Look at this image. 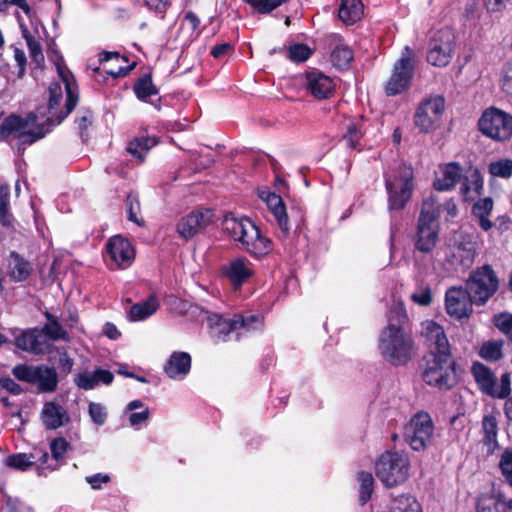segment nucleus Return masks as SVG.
Segmentation results:
<instances>
[{"label":"nucleus","instance_id":"7c9ffc66","mask_svg":"<svg viewBox=\"0 0 512 512\" xmlns=\"http://www.w3.org/2000/svg\"><path fill=\"white\" fill-rule=\"evenodd\" d=\"M159 301L155 295L147 300L134 304L130 308L129 318L131 321H142L153 315L159 308Z\"/></svg>","mask_w":512,"mask_h":512},{"label":"nucleus","instance_id":"4d7b16f0","mask_svg":"<svg viewBox=\"0 0 512 512\" xmlns=\"http://www.w3.org/2000/svg\"><path fill=\"white\" fill-rule=\"evenodd\" d=\"M42 332L52 340L66 339L67 333L62 326L56 321H49L43 327Z\"/></svg>","mask_w":512,"mask_h":512},{"label":"nucleus","instance_id":"473e14b6","mask_svg":"<svg viewBox=\"0 0 512 512\" xmlns=\"http://www.w3.org/2000/svg\"><path fill=\"white\" fill-rule=\"evenodd\" d=\"M506 510L507 503L500 492L483 495L477 505V512H506Z\"/></svg>","mask_w":512,"mask_h":512},{"label":"nucleus","instance_id":"c9c22d12","mask_svg":"<svg viewBox=\"0 0 512 512\" xmlns=\"http://www.w3.org/2000/svg\"><path fill=\"white\" fill-rule=\"evenodd\" d=\"M440 214L438 200L434 196L424 199L418 222L438 223Z\"/></svg>","mask_w":512,"mask_h":512},{"label":"nucleus","instance_id":"8fccbe9b","mask_svg":"<svg viewBox=\"0 0 512 512\" xmlns=\"http://www.w3.org/2000/svg\"><path fill=\"white\" fill-rule=\"evenodd\" d=\"M23 35L26 40L27 46L30 51L32 61L37 65H41L44 62V55L42 53L40 44L36 41L29 33L27 29L23 30Z\"/></svg>","mask_w":512,"mask_h":512},{"label":"nucleus","instance_id":"3c124183","mask_svg":"<svg viewBox=\"0 0 512 512\" xmlns=\"http://www.w3.org/2000/svg\"><path fill=\"white\" fill-rule=\"evenodd\" d=\"M23 35L26 40L27 46L30 51L32 61L37 65H41L44 62V55L42 53L40 44L36 41L29 33L27 29L23 30Z\"/></svg>","mask_w":512,"mask_h":512},{"label":"nucleus","instance_id":"393cba45","mask_svg":"<svg viewBox=\"0 0 512 512\" xmlns=\"http://www.w3.org/2000/svg\"><path fill=\"white\" fill-rule=\"evenodd\" d=\"M191 367V357L185 352H174L167 364L165 365V373L171 379L180 380L186 376Z\"/></svg>","mask_w":512,"mask_h":512},{"label":"nucleus","instance_id":"58836bf2","mask_svg":"<svg viewBox=\"0 0 512 512\" xmlns=\"http://www.w3.org/2000/svg\"><path fill=\"white\" fill-rule=\"evenodd\" d=\"M498 425L495 416L485 415L482 420V432L484 434L483 441L491 446L497 443Z\"/></svg>","mask_w":512,"mask_h":512},{"label":"nucleus","instance_id":"774afa93","mask_svg":"<svg viewBox=\"0 0 512 512\" xmlns=\"http://www.w3.org/2000/svg\"><path fill=\"white\" fill-rule=\"evenodd\" d=\"M150 412L148 408L142 409L140 412H133L129 416V423L131 426H137L145 422L149 418Z\"/></svg>","mask_w":512,"mask_h":512},{"label":"nucleus","instance_id":"6ab92c4d","mask_svg":"<svg viewBox=\"0 0 512 512\" xmlns=\"http://www.w3.org/2000/svg\"><path fill=\"white\" fill-rule=\"evenodd\" d=\"M478 235L463 234L460 240L454 245L452 257L454 261L463 268H470L477 254Z\"/></svg>","mask_w":512,"mask_h":512},{"label":"nucleus","instance_id":"1a4fd4ad","mask_svg":"<svg viewBox=\"0 0 512 512\" xmlns=\"http://www.w3.org/2000/svg\"><path fill=\"white\" fill-rule=\"evenodd\" d=\"M479 128L495 141H506L512 136V115L495 107L488 108L479 119Z\"/></svg>","mask_w":512,"mask_h":512},{"label":"nucleus","instance_id":"f3484780","mask_svg":"<svg viewBox=\"0 0 512 512\" xmlns=\"http://www.w3.org/2000/svg\"><path fill=\"white\" fill-rule=\"evenodd\" d=\"M257 316L250 318H243L242 316H235L233 319H223L218 314H213L208 317L210 326V334L216 341H225L227 336L239 328H250V322L257 321Z\"/></svg>","mask_w":512,"mask_h":512},{"label":"nucleus","instance_id":"aec40b11","mask_svg":"<svg viewBox=\"0 0 512 512\" xmlns=\"http://www.w3.org/2000/svg\"><path fill=\"white\" fill-rule=\"evenodd\" d=\"M305 87L313 97L322 100L334 93L335 83L329 76L319 71H311L305 75Z\"/></svg>","mask_w":512,"mask_h":512},{"label":"nucleus","instance_id":"de8ad7c7","mask_svg":"<svg viewBox=\"0 0 512 512\" xmlns=\"http://www.w3.org/2000/svg\"><path fill=\"white\" fill-rule=\"evenodd\" d=\"M488 170L494 177L509 178L512 176V160L500 159L491 162L488 166Z\"/></svg>","mask_w":512,"mask_h":512},{"label":"nucleus","instance_id":"09e8293b","mask_svg":"<svg viewBox=\"0 0 512 512\" xmlns=\"http://www.w3.org/2000/svg\"><path fill=\"white\" fill-rule=\"evenodd\" d=\"M493 323L512 342V314L509 312L499 313L494 316Z\"/></svg>","mask_w":512,"mask_h":512},{"label":"nucleus","instance_id":"72a5a7b5","mask_svg":"<svg viewBox=\"0 0 512 512\" xmlns=\"http://www.w3.org/2000/svg\"><path fill=\"white\" fill-rule=\"evenodd\" d=\"M156 144L157 140L154 137L136 138L129 142L127 151L142 162L145 159L148 150Z\"/></svg>","mask_w":512,"mask_h":512},{"label":"nucleus","instance_id":"9b49d317","mask_svg":"<svg viewBox=\"0 0 512 512\" xmlns=\"http://www.w3.org/2000/svg\"><path fill=\"white\" fill-rule=\"evenodd\" d=\"M57 70L62 78V81L65 84L67 99L65 104V109L62 110L59 114H56V107L59 105L62 99V88L59 83H53L49 87V117L47 118V122H53V124H60L68 114L75 108L77 103V97L72 92L70 82H69V73L63 67L57 65Z\"/></svg>","mask_w":512,"mask_h":512},{"label":"nucleus","instance_id":"49530a36","mask_svg":"<svg viewBox=\"0 0 512 512\" xmlns=\"http://www.w3.org/2000/svg\"><path fill=\"white\" fill-rule=\"evenodd\" d=\"M38 366L18 364L12 369V374L20 381L34 384L36 381Z\"/></svg>","mask_w":512,"mask_h":512},{"label":"nucleus","instance_id":"7ed1b4c3","mask_svg":"<svg viewBox=\"0 0 512 512\" xmlns=\"http://www.w3.org/2000/svg\"><path fill=\"white\" fill-rule=\"evenodd\" d=\"M49 131L44 123H39L37 115L30 113L25 118L11 114L0 125V137L10 144L15 142L18 150L23 145H31L42 139Z\"/></svg>","mask_w":512,"mask_h":512},{"label":"nucleus","instance_id":"37998d69","mask_svg":"<svg viewBox=\"0 0 512 512\" xmlns=\"http://www.w3.org/2000/svg\"><path fill=\"white\" fill-rule=\"evenodd\" d=\"M10 187L8 185L0 186V221L4 226H9L12 221V215L9 213Z\"/></svg>","mask_w":512,"mask_h":512},{"label":"nucleus","instance_id":"2f4dec72","mask_svg":"<svg viewBox=\"0 0 512 512\" xmlns=\"http://www.w3.org/2000/svg\"><path fill=\"white\" fill-rule=\"evenodd\" d=\"M58 375L54 368L40 365L38 366L36 381L38 389L41 392H53L57 388Z\"/></svg>","mask_w":512,"mask_h":512},{"label":"nucleus","instance_id":"2eb2a0df","mask_svg":"<svg viewBox=\"0 0 512 512\" xmlns=\"http://www.w3.org/2000/svg\"><path fill=\"white\" fill-rule=\"evenodd\" d=\"M421 337L430 349L431 356H451L450 344L444 328L433 320L421 323Z\"/></svg>","mask_w":512,"mask_h":512},{"label":"nucleus","instance_id":"79ce46f5","mask_svg":"<svg viewBox=\"0 0 512 512\" xmlns=\"http://www.w3.org/2000/svg\"><path fill=\"white\" fill-rule=\"evenodd\" d=\"M502 341H488L485 342L479 351L481 358L488 361H497L502 358Z\"/></svg>","mask_w":512,"mask_h":512},{"label":"nucleus","instance_id":"6e6552de","mask_svg":"<svg viewBox=\"0 0 512 512\" xmlns=\"http://www.w3.org/2000/svg\"><path fill=\"white\" fill-rule=\"evenodd\" d=\"M422 377L427 385L440 390L451 388L455 383V370L451 356H431Z\"/></svg>","mask_w":512,"mask_h":512},{"label":"nucleus","instance_id":"423d86ee","mask_svg":"<svg viewBox=\"0 0 512 512\" xmlns=\"http://www.w3.org/2000/svg\"><path fill=\"white\" fill-rule=\"evenodd\" d=\"M404 441L414 450L427 449L434 439V423L424 411L414 414L403 428Z\"/></svg>","mask_w":512,"mask_h":512},{"label":"nucleus","instance_id":"ea45409f","mask_svg":"<svg viewBox=\"0 0 512 512\" xmlns=\"http://www.w3.org/2000/svg\"><path fill=\"white\" fill-rule=\"evenodd\" d=\"M357 479L360 484V501L362 502V504H365L372 495L374 487V478L371 473L361 471L357 474Z\"/></svg>","mask_w":512,"mask_h":512},{"label":"nucleus","instance_id":"052dcab7","mask_svg":"<svg viewBox=\"0 0 512 512\" xmlns=\"http://www.w3.org/2000/svg\"><path fill=\"white\" fill-rule=\"evenodd\" d=\"M75 384L84 390H91L97 386L94 372H83L78 374L75 379Z\"/></svg>","mask_w":512,"mask_h":512},{"label":"nucleus","instance_id":"39448f33","mask_svg":"<svg viewBox=\"0 0 512 512\" xmlns=\"http://www.w3.org/2000/svg\"><path fill=\"white\" fill-rule=\"evenodd\" d=\"M409 467L406 454L386 452L376 462V475L386 487H394L406 481Z\"/></svg>","mask_w":512,"mask_h":512},{"label":"nucleus","instance_id":"dca6fc26","mask_svg":"<svg viewBox=\"0 0 512 512\" xmlns=\"http://www.w3.org/2000/svg\"><path fill=\"white\" fill-rule=\"evenodd\" d=\"M474 299L467 288L453 286L445 293V309L456 319L469 317L473 311Z\"/></svg>","mask_w":512,"mask_h":512},{"label":"nucleus","instance_id":"338daca9","mask_svg":"<svg viewBox=\"0 0 512 512\" xmlns=\"http://www.w3.org/2000/svg\"><path fill=\"white\" fill-rule=\"evenodd\" d=\"M0 387L13 395H19L23 392L21 386L10 378L0 379Z\"/></svg>","mask_w":512,"mask_h":512},{"label":"nucleus","instance_id":"c756f323","mask_svg":"<svg viewBox=\"0 0 512 512\" xmlns=\"http://www.w3.org/2000/svg\"><path fill=\"white\" fill-rule=\"evenodd\" d=\"M41 337V331L38 329L24 330L14 337V344L23 351L37 353L42 349Z\"/></svg>","mask_w":512,"mask_h":512},{"label":"nucleus","instance_id":"680f3d73","mask_svg":"<svg viewBox=\"0 0 512 512\" xmlns=\"http://www.w3.org/2000/svg\"><path fill=\"white\" fill-rule=\"evenodd\" d=\"M128 219L137 225L141 226L143 224V220L141 217H138V212L140 210V204L136 197L131 195L128 196Z\"/></svg>","mask_w":512,"mask_h":512},{"label":"nucleus","instance_id":"bb28decb","mask_svg":"<svg viewBox=\"0 0 512 512\" xmlns=\"http://www.w3.org/2000/svg\"><path fill=\"white\" fill-rule=\"evenodd\" d=\"M226 276L234 285H241L252 275V268L249 261L244 257H238L229 262L223 269Z\"/></svg>","mask_w":512,"mask_h":512},{"label":"nucleus","instance_id":"e433bc0d","mask_svg":"<svg viewBox=\"0 0 512 512\" xmlns=\"http://www.w3.org/2000/svg\"><path fill=\"white\" fill-rule=\"evenodd\" d=\"M199 24L200 20L193 12L186 13L180 27V32L183 35L185 42H190L198 37Z\"/></svg>","mask_w":512,"mask_h":512},{"label":"nucleus","instance_id":"6e6d98bb","mask_svg":"<svg viewBox=\"0 0 512 512\" xmlns=\"http://www.w3.org/2000/svg\"><path fill=\"white\" fill-rule=\"evenodd\" d=\"M288 0H246L259 13H270Z\"/></svg>","mask_w":512,"mask_h":512},{"label":"nucleus","instance_id":"13d9d810","mask_svg":"<svg viewBox=\"0 0 512 512\" xmlns=\"http://www.w3.org/2000/svg\"><path fill=\"white\" fill-rule=\"evenodd\" d=\"M50 449L52 453V457L59 461L62 460L66 454V452L71 449L70 444L62 437L54 439L50 443Z\"/></svg>","mask_w":512,"mask_h":512},{"label":"nucleus","instance_id":"c85d7f7f","mask_svg":"<svg viewBox=\"0 0 512 512\" xmlns=\"http://www.w3.org/2000/svg\"><path fill=\"white\" fill-rule=\"evenodd\" d=\"M363 12L361 0H341L338 16L344 24L353 25L362 18Z\"/></svg>","mask_w":512,"mask_h":512},{"label":"nucleus","instance_id":"4be33fe9","mask_svg":"<svg viewBox=\"0 0 512 512\" xmlns=\"http://www.w3.org/2000/svg\"><path fill=\"white\" fill-rule=\"evenodd\" d=\"M260 197L266 202L268 208L271 210L276 219L281 233L284 237H286L289 234L290 225L282 198L279 195L269 191L261 192Z\"/></svg>","mask_w":512,"mask_h":512},{"label":"nucleus","instance_id":"4c0bfd02","mask_svg":"<svg viewBox=\"0 0 512 512\" xmlns=\"http://www.w3.org/2000/svg\"><path fill=\"white\" fill-rule=\"evenodd\" d=\"M352 58V50L343 43L337 44L331 53V61L333 65L341 69L346 68Z\"/></svg>","mask_w":512,"mask_h":512},{"label":"nucleus","instance_id":"a211bd4d","mask_svg":"<svg viewBox=\"0 0 512 512\" xmlns=\"http://www.w3.org/2000/svg\"><path fill=\"white\" fill-rule=\"evenodd\" d=\"M213 219L210 209L195 210L180 219L177 224V232L184 239H190L197 233L207 228Z\"/></svg>","mask_w":512,"mask_h":512},{"label":"nucleus","instance_id":"0eeeda50","mask_svg":"<svg viewBox=\"0 0 512 512\" xmlns=\"http://www.w3.org/2000/svg\"><path fill=\"white\" fill-rule=\"evenodd\" d=\"M498 278L489 265L474 270L466 281V288L478 305L485 304L498 290Z\"/></svg>","mask_w":512,"mask_h":512},{"label":"nucleus","instance_id":"f03ea898","mask_svg":"<svg viewBox=\"0 0 512 512\" xmlns=\"http://www.w3.org/2000/svg\"><path fill=\"white\" fill-rule=\"evenodd\" d=\"M224 233L254 258H262L273 249L272 241L261 233L248 217H237L232 213L224 216L222 221Z\"/></svg>","mask_w":512,"mask_h":512},{"label":"nucleus","instance_id":"412c9836","mask_svg":"<svg viewBox=\"0 0 512 512\" xmlns=\"http://www.w3.org/2000/svg\"><path fill=\"white\" fill-rule=\"evenodd\" d=\"M107 251L112 261L122 268L130 266L135 256L129 241L121 236H114L108 241Z\"/></svg>","mask_w":512,"mask_h":512},{"label":"nucleus","instance_id":"864d4df0","mask_svg":"<svg viewBox=\"0 0 512 512\" xmlns=\"http://www.w3.org/2000/svg\"><path fill=\"white\" fill-rule=\"evenodd\" d=\"M287 57L294 62H304L311 55V49L305 44H295L290 46L287 51Z\"/></svg>","mask_w":512,"mask_h":512},{"label":"nucleus","instance_id":"b1692460","mask_svg":"<svg viewBox=\"0 0 512 512\" xmlns=\"http://www.w3.org/2000/svg\"><path fill=\"white\" fill-rule=\"evenodd\" d=\"M41 420L46 429L55 430L68 424L70 417L61 405L47 402L41 411Z\"/></svg>","mask_w":512,"mask_h":512},{"label":"nucleus","instance_id":"bf43d9fd","mask_svg":"<svg viewBox=\"0 0 512 512\" xmlns=\"http://www.w3.org/2000/svg\"><path fill=\"white\" fill-rule=\"evenodd\" d=\"M89 415L92 421L97 425H103L107 418V412L103 405L100 403L91 402L88 408Z\"/></svg>","mask_w":512,"mask_h":512},{"label":"nucleus","instance_id":"a878e982","mask_svg":"<svg viewBox=\"0 0 512 512\" xmlns=\"http://www.w3.org/2000/svg\"><path fill=\"white\" fill-rule=\"evenodd\" d=\"M462 178V169L458 163L451 162L440 169V175L434 182V187L439 191H448Z\"/></svg>","mask_w":512,"mask_h":512},{"label":"nucleus","instance_id":"e2e57ef3","mask_svg":"<svg viewBox=\"0 0 512 512\" xmlns=\"http://www.w3.org/2000/svg\"><path fill=\"white\" fill-rule=\"evenodd\" d=\"M411 300L421 306H428L432 302V292L429 286L411 295Z\"/></svg>","mask_w":512,"mask_h":512},{"label":"nucleus","instance_id":"cd10ccee","mask_svg":"<svg viewBox=\"0 0 512 512\" xmlns=\"http://www.w3.org/2000/svg\"><path fill=\"white\" fill-rule=\"evenodd\" d=\"M32 265L16 252H11L8 259V275L15 281L20 282L26 280L31 272Z\"/></svg>","mask_w":512,"mask_h":512},{"label":"nucleus","instance_id":"20e7f679","mask_svg":"<svg viewBox=\"0 0 512 512\" xmlns=\"http://www.w3.org/2000/svg\"><path fill=\"white\" fill-rule=\"evenodd\" d=\"M388 193L389 210H401L410 200L413 192V170L405 164L400 165L385 178Z\"/></svg>","mask_w":512,"mask_h":512},{"label":"nucleus","instance_id":"a19ab883","mask_svg":"<svg viewBox=\"0 0 512 512\" xmlns=\"http://www.w3.org/2000/svg\"><path fill=\"white\" fill-rule=\"evenodd\" d=\"M391 512H420V506L412 496L401 495L393 500Z\"/></svg>","mask_w":512,"mask_h":512},{"label":"nucleus","instance_id":"5701e85b","mask_svg":"<svg viewBox=\"0 0 512 512\" xmlns=\"http://www.w3.org/2000/svg\"><path fill=\"white\" fill-rule=\"evenodd\" d=\"M439 223L418 222L415 247L422 253H430L438 242Z\"/></svg>","mask_w":512,"mask_h":512},{"label":"nucleus","instance_id":"c03bdc74","mask_svg":"<svg viewBox=\"0 0 512 512\" xmlns=\"http://www.w3.org/2000/svg\"><path fill=\"white\" fill-rule=\"evenodd\" d=\"M33 459L34 457L32 454H12L5 459V464L10 468L25 471L33 465Z\"/></svg>","mask_w":512,"mask_h":512},{"label":"nucleus","instance_id":"0e129e2a","mask_svg":"<svg viewBox=\"0 0 512 512\" xmlns=\"http://www.w3.org/2000/svg\"><path fill=\"white\" fill-rule=\"evenodd\" d=\"M493 209V202L490 198H484L476 202L473 206L475 217L488 216Z\"/></svg>","mask_w":512,"mask_h":512},{"label":"nucleus","instance_id":"f257e3e1","mask_svg":"<svg viewBox=\"0 0 512 512\" xmlns=\"http://www.w3.org/2000/svg\"><path fill=\"white\" fill-rule=\"evenodd\" d=\"M406 320L407 315L402 308L392 310L389 322L379 336V352L385 361L394 366L406 364L415 356L413 337L402 326Z\"/></svg>","mask_w":512,"mask_h":512},{"label":"nucleus","instance_id":"f8f14e48","mask_svg":"<svg viewBox=\"0 0 512 512\" xmlns=\"http://www.w3.org/2000/svg\"><path fill=\"white\" fill-rule=\"evenodd\" d=\"M455 48V35L448 28H442L434 33L429 43L427 60L433 66L445 67L452 59Z\"/></svg>","mask_w":512,"mask_h":512},{"label":"nucleus","instance_id":"603ef678","mask_svg":"<svg viewBox=\"0 0 512 512\" xmlns=\"http://www.w3.org/2000/svg\"><path fill=\"white\" fill-rule=\"evenodd\" d=\"M23 35L26 40L27 46L30 51L32 61L37 65H41L44 62V55L42 53L40 44L36 41L29 33L27 29L23 30Z\"/></svg>","mask_w":512,"mask_h":512},{"label":"nucleus","instance_id":"a18cd8bd","mask_svg":"<svg viewBox=\"0 0 512 512\" xmlns=\"http://www.w3.org/2000/svg\"><path fill=\"white\" fill-rule=\"evenodd\" d=\"M498 467L504 481L512 488V450L505 449L499 458Z\"/></svg>","mask_w":512,"mask_h":512},{"label":"nucleus","instance_id":"f704fd0d","mask_svg":"<svg viewBox=\"0 0 512 512\" xmlns=\"http://www.w3.org/2000/svg\"><path fill=\"white\" fill-rule=\"evenodd\" d=\"M362 124L360 120L349 119L345 124L343 139L349 148H356L363 137Z\"/></svg>","mask_w":512,"mask_h":512},{"label":"nucleus","instance_id":"4468645a","mask_svg":"<svg viewBox=\"0 0 512 512\" xmlns=\"http://www.w3.org/2000/svg\"><path fill=\"white\" fill-rule=\"evenodd\" d=\"M413 70L412 50L406 46L401 57L395 63L392 74L386 83V94L393 96L407 89L413 76Z\"/></svg>","mask_w":512,"mask_h":512},{"label":"nucleus","instance_id":"69168bd1","mask_svg":"<svg viewBox=\"0 0 512 512\" xmlns=\"http://www.w3.org/2000/svg\"><path fill=\"white\" fill-rule=\"evenodd\" d=\"M501 83L503 91L512 95V59L503 68Z\"/></svg>","mask_w":512,"mask_h":512},{"label":"nucleus","instance_id":"ddd939ff","mask_svg":"<svg viewBox=\"0 0 512 512\" xmlns=\"http://www.w3.org/2000/svg\"><path fill=\"white\" fill-rule=\"evenodd\" d=\"M445 110V101L441 96L427 98L420 103L414 114V124L423 133L434 131Z\"/></svg>","mask_w":512,"mask_h":512},{"label":"nucleus","instance_id":"9d476101","mask_svg":"<svg viewBox=\"0 0 512 512\" xmlns=\"http://www.w3.org/2000/svg\"><path fill=\"white\" fill-rule=\"evenodd\" d=\"M472 374L479 389L488 396L504 399L511 393L509 373H503L498 382L494 373L482 363H474Z\"/></svg>","mask_w":512,"mask_h":512},{"label":"nucleus","instance_id":"5fc2aeb1","mask_svg":"<svg viewBox=\"0 0 512 512\" xmlns=\"http://www.w3.org/2000/svg\"><path fill=\"white\" fill-rule=\"evenodd\" d=\"M135 93L138 98L146 99L157 93V89L152 83L151 78L145 76L141 78L134 86Z\"/></svg>","mask_w":512,"mask_h":512}]
</instances>
